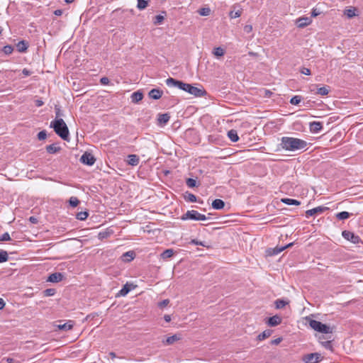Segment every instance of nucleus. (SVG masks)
<instances>
[{
	"label": "nucleus",
	"instance_id": "nucleus-51",
	"mask_svg": "<svg viewBox=\"0 0 363 363\" xmlns=\"http://www.w3.org/2000/svg\"><path fill=\"white\" fill-rule=\"evenodd\" d=\"M301 73L303 74H305V75H311V72L310 70V69L308 68H306V67H302L300 70Z\"/></svg>",
	"mask_w": 363,
	"mask_h": 363
},
{
	"label": "nucleus",
	"instance_id": "nucleus-1",
	"mask_svg": "<svg viewBox=\"0 0 363 363\" xmlns=\"http://www.w3.org/2000/svg\"><path fill=\"white\" fill-rule=\"evenodd\" d=\"M166 84L168 86H175L178 89L183 90L194 96H203L206 91L203 89H200L192 86L190 84L184 83L182 81L177 80L174 78L169 77L166 79Z\"/></svg>",
	"mask_w": 363,
	"mask_h": 363
},
{
	"label": "nucleus",
	"instance_id": "nucleus-11",
	"mask_svg": "<svg viewBox=\"0 0 363 363\" xmlns=\"http://www.w3.org/2000/svg\"><path fill=\"white\" fill-rule=\"evenodd\" d=\"M309 128L311 132L313 133H318L323 129L322 123L319 121H313L309 124Z\"/></svg>",
	"mask_w": 363,
	"mask_h": 363
},
{
	"label": "nucleus",
	"instance_id": "nucleus-42",
	"mask_svg": "<svg viewBox=\"0 0 363 363\" xmlns=\"http://www.w3.org/2000/svg\"><path fill=\"white\" fill-rule=\"evenodd\" d=\"M301 96H294L291 99L290 103L292 105H298L301 101Z\"/></svg>",
	"mask_w": 363,
	"mask_h": 363
},
{
	"label": "nucleus",
	"instance_id": "nucleus-37",
	"mask_svg": "<svg viewBox=\"0 0 363 363\" xmlns=\"http://www.w3.org/2000/svg\"><path fill=\"white\" fill-rule=\"evenodd\" d=\"M164 19V16L160 15V14L157 15L154 18L153 23L155 25H160L162 23Z\"/></svg>",
	"mask_w": 363,
	"mask_h": 363
},
{
	"label": "nucleus",
	"instance_id": "nucleus-45",
	"mask_svg": "<svg viewBox=\"0 0 363 363\" xmlns=\"http://www.w3.org/2000/svg\"><path fill=\"white\" fill-rule=\"evenodd\" d=\"M211 9L209 8H202L199 11V13L203 16H207L210 14Z\"/></svg>",
	"mask_w": 363,
	"mask_h": 363
},
{
	"label": "nucleus",
	"instance_id": "nucleus-48",
	"mask_svg": "<svg viewBox=\"0 0 363 363\" xmlns=\"http://www.w3.org/2000/svg\"><path fill=\"white\" fill-rule=\"evenodd\" d=\"M47 137V133L45 130H42V131H40L38 133V139L39 140H45Z\"/></svg>",
	"mask_w": 363,
	"mask_h": 363
},
{
	"label": "nucleus",
	"instance_id": "nucleus-21",
	"mask_svg": "<svg viewBox=\"0 0 363 363\" xmlns=\"http://www.w3.org/2000/svg\"><path fill=\"white\" fill-rule=\"evenodd\" d=\"M227 135L232 142L235 143L239 140V136L238 135L237 130L234 129H231L229 131H228Z\"/></svg>",
	"mask_w": 363,
	"mask_h": 363
},
{
	"label": "nucleus",
	"instance_id": "nucleus-33",
	"mask_svg": "<svg viewBox=\"0 0 363 363\" xmlns=\"http://www.w3.org/2000/svg\"><path fill=\"white\" fill-rule=\"evenodd\" d=\"M89 213L87 211H80L77 213L76 218L79 220H84L87 218Z\"/></svg>",
	"mask_w": 363,
	"mask_h": 363
},
{
	"label": "nucleus",
	"instance_id": "nucleus-6",
	"mask_svg": "<svg viewBox=\"0 0 363 363\" xmlns=\"http://www.w3.org/2000/svg\"><path fill=\"white\" fill-rule=\"evenodd\" d=\"M342 235L345 239L354 244H358L361 241L360 238L357 235H355L354 233L349 230L342 231Z\"/></svg>",
	"mask_w": 363,
	"mask_h": 363
},
{
	"label": "nucleus",
	"instance_id": "nucleus-59",
	"mask_svg": "<svg viewBox=\"0 0 363 363\" xmlns=\"http://www.w3.org/2000/svg\"><path fill=\"white\" fill-rule=\"evenodd\" d=\"M164 319L167 323H169L171 320V316L169 315H165Z\"/></svg>",
	"mask_w": 363,
	"mask_h": 363
},
{
	"label": "nucleus",
	"instance_id": "nucleus-44",
	"mask_svg": "<svg viewBox=\"0 0 363 363\" xmlns=\"http://www.w3.org/2000/svg\"><path fill=\"white\" fill-rule=\"evenodd\" d=\"M2 51L6 55H10V54H11L13 52V48L11 45H5L3 48Z\"/></svg>",
	"mask_w": 363,
	"mask_h": 363
},
{
	"label": "nucleus",
	"instance_id": "nucleus-28",
	"mask_svg": "<svg viewBox=\"0 0 363 363\" xmlns=\"http://www.w3.org/2000/svg\"><path fill=\"white\" fill-rule=\"evenodd\" d=\"M274 303L277 309H281L285 307L286 305H288L289 301H286L284 299H277Z\"/></svg>",
	"mask_w": 363,
	"mask_h": 363
},
{
	"label": "nucleus",
	"instance_id": "nucleus-10",
	"mask_svg": "<svg viewBox=\"0 0 363 363\" xmlns=\"http://www.w3.org/2000/svg\"><path fill=\"white\" fill-rule=\"evenodd\" d=\"M312 20L309 17H300L296 19V23L298 28H304L310 25Z\"/></svg>",
	"mask_w": 363,
	"mask_h": 363
},
{
	"label": "nucleus",
	"instance_id": "nucleus-15",
	"mask_svg": "<svg viewBox=\"0 0 363 363\" xmlns=\"http://www.w3.org/2000/svg\"><path fill=\"white\" fill-rule=\"evenodd\" d=\"M281 323V318L278 315H273L272 317H270L267 320V324L272 327L277 326V325H279Z\"/></svg>",
	"mask_w": 363,
	"mask_h": 363
},
{
	"label": "nucleus",
	"instance_id": "nucleus-38",
	"mask_svg": "<svg viewBox=\"0 0 363 363\" xmlns=\"http://www.w3.org/2000/svg\"><path fill=\"white\" fill-rule=\"evenodd\" d=\"M185 199L189 202H196V196L191 194V193H186V195L185 196Z\"/></svg>",
	"mask_w": 363,
	"mask_h": 363
},
{
	"label": "nucleus",
	"instance_id": "nucleus-63",
	"mask_svg": "<svg viewBox=\"0 0 363 363\" xmlns=\"http://www.w3.org/2000/svg\"><path fill=\"white\" fill-rule=\"evenodd\" d=\"M109 356L112 358V359H114L116 357V354L115 352H109Z\"/></svg>",
	"mask_w": 363,
	"mask_h": 363
},
{
	"label": "nucleus",
	"instance_id": "nucleus-31",
	"mask_svg": "<svg viewBox=\"0 0 363 363\" xmlns=\"http://www.w3.org/2000/svg\"><path fill=\"white\" fill-rule=\"evenodd\" d=\"M272 334V330H266L258 335L257 339L259 340H263L266 339L267 337H269Z\"/></svg>",
	"mask_w": 363,
	"mask_h": 363
},
{
	"label": "nucleus",
	"instance_id": "nucleus-40",
	"mask_svg": "<svg viewBox=\"0 0 363 363\" xmlns=\"http://www.w3.org/2000/svg\"><path fill=\"white\" fill-rule=\"evenodd\" d=\"M293 244H294L293 242H291V243H289L288 245H285V246H284V247H275V248L274 249V254H276V255H277V254H278V253H280V252H282L284 250H285V249H286V248H288V247H289L292 246V245H293Z\"/></svg>",
	"mask_w": 363,
	"mask_h": 363
},
{
	"label": "nucleus",
	"instance_id": "nucleus-25",
	"mask_svg": "<svg viewBox=\"0 0 363 363\" xmlns=\"http://www.w3.org/2000/svg\"><path fill=\"white\" fill-rule=\"evenodd\" d=\"M329 86H324L320 88L317 89V91H315V94L320 95V96H326L329 93Z\"/></svg>",
	"mask_w": 363,
	"mask_h": 363
},
{
	"label": "nucleus",
	"instance_id": "nucleus-49",
	"mask_svg": "<svg viewBox=\"0 0 363 363\" xmlns=\"http://www.w3.org/2000/svg\"><path fill=\"white\" fill-rule=\"evenodd\" d=\"M10 240H11V237H10V235L9 234V233H4L0 237V241H9Z\"/></svg>",
	"mask_w": 363,
	"mask_h": 363
},
{
	"label": "nucleus",
	"instance_id": "nucleus-12",
	"mask_svg": "<svg viewBox=\"0 0 363 363\" xmlns=\"http://www.w3.org/2000/svg\"><path fill=\"white\" fill-rule=\"evenodd\" d=\"M163 91L159 89H152L149 93L148 96L150 99L157 100L160 99L162 96Z\"/></svg>",
	"mask_w": 363,
	"mask_h": 363
},
{
	"label": "nucleus",
	"instance_id": "nucleus-35",
	"mask_svg": "<svg viewBox=\"0 0 363 363\" xmlns=\"http://www.w3.org/2000/svg\"><path fill=\"white\" fill-rule=\"evenodd\" d=\"M9 259V255L6 251L0 250V263L5 262Z\"/></svg>",
	"mask_w": 363,
	"mask_h": 363
},
{
	"label": "nucleus",
	"instance_id": "nucleus-4",
	"mask_svg": "<svg viewBox=\"0 0 363 363\" xmlns=\"http://www.w3.org/2000/svg\"><path fill=\"white\" fill-rule=\"evenodd\" d=\"M306 320L309 326L317 332L323 334H330L333 333V329L329 325L323 324L318 320L311 319L309 317H306Z\"/></svg>",
	"mask_w": 363,
	"mask_h": 363
},
{
	"label": "nucleus",
	"instance_id": "nucleus-2",
	"mask_svg": "<svg viewBox=\"0 0 363 363\" xmlns=\"http://www.w3.org/2000/svg\"><path fill=\"white\" fill-rule=\"evenodd\" d=\"M308 143L300 138L284 136L281 138V147L288 152H295L306 149Z\"/></svg>",
	"mask_w": 363,
	"mask_h": 363
},
{
	"label": "nucleus",
	"instance_id": "nucleus-46",
	"mask_svg": "<svg viewBox=\"0 0 363 363\" xmlns=\"http://www.w3.org/2000/svg\"><path fill=\"white\" fill-rule=\"evenodd\" d=\"M56 290L55 289H47L43 291L45 296H52L55 294Z\"/></svg>",
	"mask_w": 363,
	"mask_h": 363
},
{
	"label": "nucleus",
	"instance_id": "nucleus-60",
	"mask_svg": "<svg viewBox=\"0 0 363 363\" xmlns=\"http://www.w3.org/2000/svg\"><path fill=\"white\" fill-rule=\"evenodd\" d=\"M5 306V302L3 298H0V310Z\"/></svg>",
	"mask_w": 363,
	"mask_h": 363
},
{
	"label": "nucleus",
	"instance_id": "nucleus-41",
	"mask_svg": "<svg viewBox=\"0 0 363 363\" xmlns=\"http://www.w3.org/2000/svg\"><path fill=\"white\" fill-rule=\"evenodd\" d=\"M213 54L216 57H222V56L224 55L225 52H224V50L222 48L218 47V48H216L214 49Z\"/></svg>",
	"mask_w": 363,
	"mask_h": 363
},
{
	"label": "nucleus",
	"instance_id": "nucleus-50",
	"mask_svg": "<svg viewBox=\"0 0 363 363\" xmlns=\"http://www.w3.org/2000/svg\"><path fill=\"white\" fill-rule=\"evenodd\" d=\"M321 344L325 349H328V350L333 349L331 341L321 342Z\"/></svg>",
	"mask_w": 363,
	"mask_h": 363
},
{
	"label": "nucleus",
	"instance_id": "nucleus-20",
	"mask_svg": "<svg viewBox=\"0 0 363 363\" xmlns=\"http://www.w3.org/2000/svg\"><path fill=\"white\" fill-rule=\"evenodd\" d=\"M170 116L168 113H162L158 115V123L160 125H165L169 121Z\"/></svg>",
	"mask_w": 363,
	"mask_h": 363
},
{
	"label": "nucleus",
	"instance_id": "nucleus-53",
	"mask_svg": "<svg viewBox=\"0 0 363 363\" xmlns=\"http://www.w3.org/2000/svg\"><path fill=\"white\" fill-rule=\"evenodd\" d=\"M100 82L103 85H107L109 84L110 80L108 77H104L101 78Z\"/></svg>",
	"mask_w": 363,
	"mask_h": 363
},
{
	"label": "nucleus",
	"instance_id": "nucleus-62",
	"mask_svg": "<svg viewBox=\"0 0 363 363\" xmlns=\"http://www.w3.org/2000/svg\"><path fill=\"white\" fill-rule=\"evenodd\" d=\"M23 74L26 76H28L30 74V72L26 69H23Z\"/></svg>",
	"mask_w": 363,
	"mask_h": 363
},
{
	"label": "nucleus",
	"instance_id": "nucleus-17",
	"mask_svg": "<svg viewBox=\"0 0 363 363\" xmlns=\"http://www.w3.org/2000/svg\"><path fill=\"white\" fill-rule=\"evenodd\" d=\"M140 162V158L136 155H129L128 156L127 163L131 166H137Z\"/></svg>",
	"mask_w": 363,
	"mask_h": 363
},
{
	"label": "nucleus",
	"instance_id": "nucleus-7",
	"mask_svg": "<svg viewBox=\"0 0 363 363\" xmlns=\"http://www.w3.org/2000/svg\"><path fill=\"white\" fill-rule=\"evenodd\" d=\"M80 161L83 164L91 166L95 163L96 159L92 154L86 152L82 155Z\"/></svg>",
	"mask_w": 363,
	"mask_h": 363
},
{
	"label": "nucleus",
	"instance_id": "nucleus-19",
	"mask_svg": "<svg viewBox=\"0 0 363 363\" xmlns=\"http://www.w3.org/2000/svg\"><path fill=\"white\" fill-rule=\"evenodd\" d=\"M357 9L355 7H350L344 11V14L349 18H352L357 15Z\"/></svg>",
	"mask_w": 363,
	"mask_h": 363
},
{
	"label": "nucleus",
	"instance_id": "nucleus-57",
	"mask_svg": "<svg viewBox=\"0 0 363 363\" xmlns=\"http://www.w3.org/2000/svg\"><path fill=\"white\" fill-rule=\"evenodd\" d=\"M318 15H319V12H318V11H317V10H316V9H313L312 10V11H311V16H313V17H315V16H318Z\"/></svg>",
	"mask_w": 363,
	"mask_h": 363
},
{
	"label": "nucleus",
	"instance_id": "nucleus-61",
	"mask_svg": "<svg viewBox=\"0 0 363 363\" xmlns=\"http://www.w3.org/2000/svg\"><path fill=\"white\" fill-rule=\"evenodd\" d=\"M29 220H30L32 223H37V218H35V217H33V216L30 217Z\"/></svg>",
	"mask_w": 363,
	"mask_h": 363
},
{
	"label": "nucleus",
	"instance_id": "nucleus-32",
	"mask_svg": "<svg viewBox=\"0 0 363 363\" xmlns=\"http://www.w3.org/2000/svg\"><path fill=\"white\" fill-rule=\"evenodd\" d=\"M350 216V213L347 211H342L336 214V218L339 220H345Z\"/></svg>",
	"mask_w": 363,
	"mask_h": 363
},
{
	"label": "nucleus",
	"instance_id": "nucleus-34",
	"mask_svg": "<svg viewBox=\"0 0 363 363\" xmlns=\"http://www.w3.org/2000/svg\"><path fill=\"white\" fill-rule=\"evenodd\" d=\"M148 5L147 1L145 0H138L137 8L139 10L145 9Z\"/></svg>",
	"mask_w": 363,
	"mask_h": 363
},
{
	"label": "nucleus",
	"instance_id": "nucleus-43",
	"mask_svg": "<svg viewBox=\"0 0 363 363\" xmlns=\"http://www.w3.org/2000/svg\"><path fill=\"white\" fill-rule=\"evenodd\" d=\"M242 15V9H239L236 11H231L229 13V16L231 18H236L240 17Z\"/></svg>",
	"mask_w": 363,
	"mask_h": 363
},
{
	"label": "nucleus",
	"instance_id": "nucleus-39",
	"mask_svg": "<svg viewBox=\"0 0 363 363\" xmlns=\"http://www.w3.org/2000/svg\"><path fill=\"white\" fill-rule=\"evenodd\" d=\"M69 203L72 207H76L79 203V201L77 197L72 196L69 200Z\"/></svg>",
	"mask_w": 363,
	"mask_h": 363
},
{
	"label": "nucleus",
	"instance_id": "nucleus-55",
	"mask_svg": "<svg viewBox=\"0 0 363 363\" xmlns=\"http://www.w3.org/2000/svg\"><path fill=\"white\" fill-rule=\"evenodd\" d=\"M168 303H169V300L168 299H165V300H163L162 301H161L159 303V306L161 307V308H163V307L167 306Z\"/></svg>",
	"mask_w": 363,
	"mask_h": 363
},
{
	"label": "nucleus",
	"instance_id": "nucleus-5",
	"mask_svg": "<svg viewBox=\"0 0 363 363\" xmlns=\"http://www.w3.org/2000/svg\"><path fill=\"white\" fill-rule=\"evenodd\" d=\"M182 220H206L208 218L204 215L200 213L195 210L187 211L184 214L181 216Z\"/></svg>",
	"mask_w": 363,
	"mask_h": 363
},
{
	"label": "nucleus",
	"instance_id": "nucleus-52",
	"mask_svg": "<svg viewBox=\"0 0 363 363\" xmlns=\"http://www.w3.org/2000/svg\"><path fill=\"white\" fill-rule=\"evenodd\" d=\"M3 362L6 363H19L18 361H16L14 359L11 357H6L2 359Z\"/></svg>",
	"mask_w": 363,
	"mask_h": 363
},
{
	"label": "nucleus",
	"instance_id": "nucleus-8",
	"mask_svg": "<svg viewBox=\"0 0 363 363\" xmlns=\"http://www.w3.org/2000/svg\"><path fill=\"white\" fill-rule=\"evenodd\" d=\"M320 359V354L315 352L305 355L303 358V360L305 363H318Z\"/></svg>",
	"mask_w": 363,
	"mask_h": 363
},
{
	"label": "nucleus",
	"instance_id": "nucleus-24",
	"mask_svg": "<svg viewBox=\"0 0 363 363\" xmlns=\"http://www.w3.org/2000/svg\"><path fill=\"white\" fill-rule=\"evenodd\" d=\"M174 254V251L173 249H167L162 252L160 255V257L163 259H167L168 258L172 257Z\"/></svg>",
	"mask_w": 363,
	"mask_h": 363
},
{
	"label": "nucleus",
	"instance_id": "nucleus-22",
	"mask_svg": "<svg viewBox=\"0 0 363 363\" xmlns=\"http://www.w3.org/2000/svg\"><path fill=\"white\" fill-rule=\"evenodd\" d=\"M281 201L286 205L291 206V205H295V206H299L301 204V201L294 199H289V198H284L281 199Z\"/></svg>",
	"mask_w": 363,
	"mask_h": 363
},
{
	"label": "nucleus",
	"instance_id": "nucleus-56",
	"mask_svg": "<svg viewBox=\"0 0 363 363\" xmlns=\"http://www.w3.org/2000/svg\"><path fill=\"white\" fill-rule=\"evenodd\" d=\"M281 340H282L281 337H278L277 339L272 340L271 344L272 345H278L281 342Z\"/></svg>",
	"mask_w": 363,
	"mask_h": 363
},
{
	"label": "nucleus",
	"instance_id": "nucleus-13",
	"mask_svg": "<svg viewBox=\"0 0 363 363\" xmlns=\"http://www.w3.org/2000/svg\"><path fill=\"white\" fill-rule=\"evenodd\" d=\"M133 289H134L133 284L126 283L123 286V288L119 291L118 295L121 296H125Z\"/></svg>",
	"mask_w": 363,
	"mask_h": 363
},
{
	"label": "nucleus",
	"instance_id": "nucleus-3",
	"mask_svg": "<svg viewBox=\"0 0 363 363\" xmlns=\"http://www.w3.org/2000/svg\"><path fill=\"white\" fill-rule=\"evenodd\" d=\"M50 126L62 140L69 141V129L63 119L58 118L52 121Z\"/></svg>",
	"mask_w": 363,
	"mask_h": 363
},
{
	"label": "nucleus",
	"instance_id": "nucleus-58",
	"mask_svg": "<svg viewBox=\"0 0 363 363\" xmlns=\"http://www.w3.org/2000/svg\"><path fill=\"white\" fill-rule=\"evenodd\" d=\"M63 11L61 9H57L54 11V14L55 16H61L62 14Z\"/></svg>",
	"mask_w": 363,
	"mask_h": 363
},
{
	"label": "nucleus",
	"instance_id": "nucleus-26",
	"mask_svg": "<svg viewBox=\"0 0 363 363\" xmlns=\"http://www.w3.org/2000/svg\"><path fill=\"white\" fill-rule=\"evenodd\" d=\"M180 337L177 335H174L170 337H168L165 341H163V343L167 345H172L176 341L179 340Z\"/></svg>",
	"mask_w": 363,
	"mask_h": 363
},
{
	"label": "nucleus",
	"instance_id": "nucleus-27",
	"mask_svg": "<svg viewBox=\"0 0 363 363\" xmlns=\"http://www.w3.org/2000/svg\"><path fill=\"white\" fill-rule=\"evenodd\" d=\"M60 150V147L57 146L55 144H51L46 147V150L50 154H55Z\"/></svg>",
	"mask_w": 363,
	"mask_h": 363
},
{
	"label": "nucleus",
	"instance_id": "nucleus-64",
	"mask_svg": "<svg viewBox=\"0 0 363 363\" xmlns=\"http://www.w3.org/2000/svg\"><path fill=\"white\" fill-rule=\"evenodd\" d=\"M55 113H56V116L58 117L60 116V108H55Z\"/></svg>",
	"mask_w": 363,
	"mask_h": 363
},
{
	"label": "nucleus",
	"instance_id": "nucleus-29",
	"mask_svg": "<svg viewBox=\"0 0 363 363\" xmlns=\"http://www.w3.org/2000/svg\"><path fill=\"white\" fill-rule=\"evenodd\" d=\"M186 184L189 188H194L199 185L196 180L193 178H188L186 180Z\"/></svg>",
	"mask_w": 363,
	"mask_h": 363
},
{
	"label": "nucleus",
	"instance_id": "nucleus-23",
	"mask_svg": "<svg viewBox=\"0 0 363 363\" xmlns=\"http://www.w3.org/2000/svg\"><path fill=\"white\" fill-rule=\"evenodd\" d=\"M16 49L19 52H24L28 49V43L25 40H21L16 44Z\"/></svg>",
	"mask_w": 363,
	"mask_h": 363
},
{
	"label": "nucleus",
	"instance_id": "nucleus-18",
	"mask_svg": "<svg viewBox=\"0 0 363 363\" xmlns=\"http://www.w3.org/2000/svg\"><path fill=\"white\" fill-rule=\"evenodd\" d=\"M225 206V202L220 199H216L212 202V208L216 210L223 209Z\"/></svg>",
	"mask_w": 363,
	"mask_h": 363
},
{
	"label": "nucleus",
	"instance_id": "nucleus-30",
	"mask_svg": "<svg viewBox=\"0 0 363 363\" xmlns=\"http://www.w3.org/2000/svg\"><path fill=\"white\" fill-rule=\"evenodd\" d=\"M135 253L133 251H128L123 255V259L130 262L134 259Z\"/></svg>",
	"mask_w": 363,
	"mask_h": 363
},
{
	"label": "nucleus",
	"instance_id": "nucleus-47",
	"mask_svg": "<svg viewBox=\"0 0 363 363\" xmlns=\"http://www.w3.org/2000/svg\"><path fill=\"white\" fill-rule=\"evenodd\" d=\"M190 244H194L195 245H201V246H203V247H208V245H206V242H201V241H199L196 239H192L190 242Z\"/></svg>",
	"mask_w": 363,
	"mask_h": 363
},
{
	"label": "nucleus",
	"instance_id": "nucleus-36",
	"mask_svg": "<svg viewBox=\"0 0 363 363\" xmlns=\"http://www.w3.org/2000/svg\"><path fill=\"white\" fill-rule=\"evenodd\" d=\"M72 327H73V325L71 323V321H69L66 323L58 325V328L60 330H69L72 329Z\"/></svg>",
	"mask_w": 363,
	"mask_h": 363
},
{
	"label": "nucleus",
	"instance_id": "nucleus-14",
	"mask_svg": "<svg viewBox=\"0 0 363 363\" xmlns=\"http://www.w3.org/2000/svg\"><path fill=\"white\" fill-rule=\"evenodd\" d=\"M63 279V274L60 272H55L50 274L48 278V281L53 283H57L62 281Z\"/></svg>",
	"mask_w": 363,
	"mask_h": 363
},
{
	"label": "nucleus",
	"instance_id": "nucleus-9",
	"mask_svg": "<svg viewBox=\"0 0 363 363\" xmlns=\"http://www.w3.org/2000/svg\"><path fill=\"white\" fill-rule=\"evenodd\" d=\"M328 209V207L325 206H318L315 208H313L312 209H309L306 211V218H309L310 216H313L314 215L320 214L323 213L324 211H327Z\"/></svg>",
	"mask_w": 363,
	"mask_h": 363
},
{
	"label": "nucleus",
	"instance_id": "nucleus-16",
	"mask_svg": "<svg viewBox=\"0 0 363 363\" xmlns=\"http://www.w3.org/2000/svg\"><path fill=\"white\" fill-rule=\"evenodd\" d=\"M143 98V94L141 91L138 90L133 92L130 96V99L133 103L137 104Z\"/></svg>",
	"mask_w": 363,
	"mask_h": 363
},
{
	"label": "nucleus",
	"instance_id": "nucleus-54",
	"mask_svg": "<svg viewBox=\"0 0 363 363\" xmlns=\"http://www.w3.org/2000/svg\"><path fill=\"white\" fill-rule=\"evenodd\" d=\"M244 31L247 33H250L252 31V26L245 25L243 28Z\"/></svg>",
	"mask_w": 363,
	"mask_h": 363
}]
</instances>
